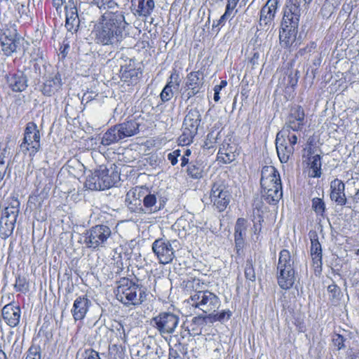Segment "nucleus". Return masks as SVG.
<instances>
[{"instance_id": "6", "label": "nucleus", "mask_w": 359, "mask_h": 359, "mask_svg": "<svg viewBox=\"0 0 359 359\" xmlns=\"http://www.w3.org/2000/svg\"><path fill=\"white\" fill-rule=\"evenodd\" d=\"M187 302L194 308L198 309L205 313H214L220 306L219 297L208 290H202L191 294Z\"/></svg>"}, {"instance_id": "52", "label": "nucleus", "mask_w": 359, "mask_h": 359, "mask_svg": "<svg viewBox=\"0 0 359 359\" xmlns=\"http://www.w3.org/2000/svg\"><path fill=\"white\" fill-rule=\"evenodd\" d=\"M173 97V91L172 89L169 88L168 86H165L162 90L160 97L163 102H166L171 100Z\"/></svg>"}, {"instance_id": "14", "label": "nucleus", "mask_w": 359, "mask_h": 359, "mask_svg": "<svg viewBox=\"0 0 359 359\" xmlns=\"http://www.w3.org/2000/svg\"><path fill=\"white\" fill-rule=\"evenodd\" d=\"M305 124V112L304 109L296 105L290 109V113L287 117L283 128L292 130L293 132L301 131Z\"/></svg>"}, {"instance_id": "54", "label": "nucleus", "mask_w": 359, "mask_h": 359, "mask_svg": "<svg viewBox=\"0 0 359 359\" xmlns=\"http://www.w3.org/2000/svg\"><path fill=\"white\" fill-rule=\"evenodd\" d=\"M240 0H227V4L226 6L225 13H227L229 16H231V19L234 17V15H232V13L235 8L237 6Z\"/></svg>"}, {"instance_id": "16", "label": "nucleus", "mask_w": 359, "mask_h": 359, "mask_svg": "<svg viewBox=\"0 0 359 359\" xmlns=\"http://www.w3.org/2000/svg\"><path fill=\"white\" fill-rule=\"evenodd\" d=\"M99 175L102 190L109 189L116 186L120 181V174L115 168L111 167L109 169L105 165L99 166Z\"/></svg>"}, {"instance_id": "26", "label": "nucleus", "mask_w": 359, "mask_h": 359, "mask_svg": "<svg viewBox=\"0 0 359 359\" xmlns=\"http://www.w3.org/2000/svg\"><path fill=\"white\" fill-rule=\"evenodd\" d=\"M116 126L122 140L133 136L139 132L140 124L135 120H130Z\"/></svg>"}, {"instance_id": "3", "label": "nucleus", "mask_w": 359, "mask_h": 359, "mask_svg": "<svg viewBox=\"0 0 359 359\" xmlns=\"http://www.w3.org/2000/svg\"><path fill=\"white\" fill-rule=\"evenodd\" d=\"M261 175L262 198L269 204H277L283 197L279 172L272 165H266L262 168Z\"/></svg>"}, {"instance_id": "19", "label": "nucleus", "mask_w": 359, "mask_h": 359, "mask_svg": "<svg viewBox=\"0 0 359 359\" xmlns=\"http://www.w3.org/2000/svg\"><path fill=\"white\" fill-rule=\"evenodd\" d=\"M247 229L248 221L244 218H238L234 227L235 248L238 255H241L243 253Z\"/></svg>"}, {"instance_id": "48", "label": "nucleus", "mask_w": 359, "mask_h": 359, "mask_svg": "<svg viewBox=\"0 0 359 359\" xmlns=\"http://www.w3.org/2000/svg\"><path fill=\"white\" fill-rule=\"evenodd\" d=\"M14 288L17 292L25 293L28 291V283L25 277L18 276L15 278Z\"/></svg>"}, {"instance_id": "43", "label": "nucleus", "mask_w": 359, "mask_h": 359, "mask_svg": "<svg viewBox=\"0 0 359 359\" xmlns=\"http://www.w3.org/2000/svg\"><path fill=\"white\" fill-rule=\"evenodd\" d=\"M312 209L316 212L317 215H320L321 217L324 216V213L325 212V204L323 199L319 198H313L312 199Z\"/></svg>"}, {"instance_id": "29", "label": "nucleus", "mask_w": 359, "mask_h": 359, "mask_svg": "<svg viewBox=\"0 0 359 359\" xmlns=\"http://www.w3.org/2000/svg\"><path fill=\"white\" fill-rule=\"evenodd\" d=\"M298 137L296 134L291 133V131L282 128L279 131L276 137V144L279 142L285 145L294 146L297 142Z\"/></svg>"}, {"instance_id": "55", "label": "nucleus", "mask_w": 359, "mask_h": 359, "mask_svg": "<svg viewBox=\"0 0 359 359\" xmlns=\"http://www.w3.org/2000/svg\"><path fill=\"white\" fill-rule=\"evenodd\" d=\"M327 291L332 299H338L341 294L340 288L334 283H332L327 287Z\"/></svg>"}, {"instance_id": "15", "label": "nucleus", "mask_w": 359, "mask_h": 359, "mask_svg": "<svg viewBox=\"0 0 359 359\" xmlns=\"http://www.w3.org/2000/svg\"><path fill=\"white\" fill-rule=\"evenodd\" d=\"M330 198L337 205L344 206L347 205V207L349 208H355V205L352 206L351 203L348 201L346 198L345 184L338 178L333 180L330 182Z\"/></svg>"}, {"instance_id": "23", "label": "nucleus", "mask_w": 359, "mask_h": 359, "mask_svg": "<svg viewBox=\"0 0 359 359\" xmlns=\"http://www.w3.org/2000/svg\"><path fill=\"white\" fill-rule=\"evenodd\" d=\"M24 41L23 37L0 41L1 50L6 56H11L14 53L20 50Z\"/></svg>"}, {"instance_id": "34", "label": "nucleus", "mask_w": 359, "mask_h": 359, "mask_svg": "<svg viewBox=\"0 0 359 359\" xmlns=\"http://www.w3.org/2000/svg\"><path fill=\"white\" fill-rule=\"evenodd\" d=\"M203 85V74L200 71L192 72L187 75L186 86L189 89H198Z\"/></svg>"}, {"instance_id": "50", "label": "nucleus", "mask_w": 359, "mask_h": 359, "mask_svg": "<svg viewBox=\"0 0 359 359\" xmlns=\"http://www.w3.org/2000/svg\"><path fill=\"white\" fill-rule=\"evenodd\" d=\"M176 224L178 227L182 228V229L187 233H191L194 232L193 229L194 228V225H191L189 222L183 217L178 219L177 220Z\"/></svg>"}, {"instance_id": "63", "label": "nucleus", "mask_w": 359, "mask_h": 359, "mask_svg": "<svg viewBox=\"0 0 359 359\" xmlns=\"http://www.w3.org/2000/svg\"><path fill=\"white\" fill-rule=\"evenodd\" d=\"M8 154V151L6 147L2 149H0V165H6L5 158H6Z\"/></svg>"}, {"instance_id": "10", "label": "nucleus", "mask_w": 359, "mask_h": 359, "mask_svg": "<svg viewBox=\"0 0 359 359\" xmlns=\"http://www.w3.org/2000/svg\"><path fill=\"white\" fill-rule=\"evenodd\" d=\"M154 327L162 337L170 335L177 328L180 318L171 312H162L152 319Z\"/></svg>"}, {"instance_id": "44", "label": "nucleus", "mask_w": 359, "mask_h": 359, "mask_svg": "<svg viewBox=\"0 0 359 359\" xmlns=\"http://www.w3.org/2000/svg\"><path fill=\"white\" fill-rule=\"evenodd\" d=\"M196 136L194 133L182 128V133L178 138V142L180 145H189L193 142Z\"/></svg>"}, {"instance_id": "33", "label": "nucleus", "mask_w": 359, "mask_h": 359, "mask_svg": "<svg viewBox=\"0 0 359 359\" xmlns=\"http://www.w3.org/2000/svg\"><path fill=\"white\" fill-rule=\"evenodd\" d=\"M203 283H201L200 279L196 278H189L184 280L181 284L184 291L189 294L190 296L193 293L202 290V285Z\"/></svg>"}, {"instance_id": "46", "label": "nucleus", "mask_w": 359, "mask_h": 359, "mask_svg": "<svg viewBox=\"0 0 359 359\" xmlns=\"http://www.w3.org/2000/svg\"><path fill=\"white\" fill-rule=\"evenodd\" d=\"M181 80L180 79L179 74L176 70H173L171 73L169 80L168 81L166 85L165 86H168L170 89H176L177 90L180 87Z\"/></svg>"}, {"instance_id": "11", "label": "nucleus", "mask_w": 359, "mask_h": 359, "mask_svg": "<svg viewBox=\"0 0 359 359\" xmlns=\"http://www.w3.org/2000/svg\"><path fill=\"white\" fill-rule=\"evenodd\" d=\"M176 243V240L158 238L152 243V250L161 264H167L173 260L175 255L172 245Z\"/></svg>"}, {"instance_id": "64", "label": "nucleus", "mask_w": 359, "mask_h": 359, "mask_svg": "<svg viewBox=\"0 0 359 359\" xmlns=\"http://www.w3.org/2000/svg\"><path fill=\"white\" fill-rule=\"evenodd\" d=\"M259 53H255L252 55V57H251L250 60V64L252 65V66H255V65H258V60H259Z\"/></svg>"}, {"instance_id": "20", "label": "nucleus", "mask_w": 359, "mask_h": 359, "mask_svg": "<svg viewBox=\"0 0 359 359\" xmlns=\"http://www.w3.org/2000/svg\"><path fill=\"white\" fill-rule=\"evenodd\" d=\"M278 0H267L260 11L259 24L261 26L271 24L273 21L278 6Z\"/></svg>"}, {"instance_id": "5", "label": "nucleus", "mask_w": 359, "mask_h": 359, "mask_svg": "<svg viewBox=\"0 0 359 359\" xmlns=\"http://www.w3.org/2000/svg\"><path fill=\"white\" fill-rule=\"evenodd\" d=\"M294 261L289 250L283 249L279 252L277 264V282L285 290L292 287L295 282Z\"/></svg>"}, {"instance_id": "28", "label": "nucleus", "mask_w": 359, "mask_h": 359, "mask_svg": "<svg viewBox=\"0 0 359 359\" xmlns=\"http://www.w3.org/2000/svg\"><path fill=\"white\" fill-rule=\"evenodd\" d=\"M19 212L20 201L17 198H11L3 210L1 217H6L11 222H16Z\"/></svg>"}, {"instance_id": "32", "label": "nucleus", "mask_w": 359, "mask_h": 359, "mask_svg": "<svg viewBox=\"0 0 359 359\" xmlns=\"http://www.w3.org/2000/svg\"><path fill=\"white\" fill-rule=\"evenodd\" d=\"M134 3L137 4L136 13L139 16L150 15L155 6L154 0H134Z\"/></svg>"}, {"instance_id": "22", "label": "nucleus", "mask_w": 359, "mask_h": 359, "mask_svg": "<svg viewBox=\"0 0 359 359\" xmlns=\"http://www.w3.org/2000/svg\"><path fill=\"white\" fill-rule=\"evenodd\" d=\"M15 18L16 21L22 24H30L33 20V13L30 11L29 4L17 3L15 5Z\"/></svg>"}, {"instance_id": "47", "label": "nucleus", "mask_w": 359, "mask_h": 359, "mask_svg": "<svg viewBox=\"0 0 359 359\" xmlns=\"http://www.w3.org/2000/svg\"><path fill=\"white\" fill-rule=\"evenodd\" d=\"M25 359H41V349L38 345L32 344L26 353Z\"/></svg>"}, {"instance_id": "39", "label": "nucleus", "mask_w": 359, "mask_h": 359, "mask_svg": "<svg viewBox=\"0 0 359 359\" xmlns=\"http://www.w3.org/2000/svg\"><path fill=\"white\" fill-rule=\"evenodd\" d=\"M255 211L252 215L253 226L252 228V235L251 239L254 242L259 241V234L262 231V224L264 222L263 216L259 213V210H257V217L255 216Z\"/></svg>"}, {"instance_id": "18", "label": "nucleus", "mask_w": 359, "mask_h": 359, "mask_svg": "<svg viewBox=\"0 0 359 359\" xmlns=\"http://www.w3.org/2000/svg\"><path fill=\"white\" fill-rule=\"evenodd\" d=\"M91 305V301L86 295L76 297L71 309L74 320L84 319Z\"/></svg>"}, {"instance_id": "61", "label": "nucleus", "mask_w": 359, "mask_h": 359, "mask_svg": "<svg viewBox=\"0 0 359 359\" xmlns=\"http://www.w3.org/2000/svg\"><path fill=\"white\" fill-rule=\"evenodd\" d=\"M115 328L117 331V335L121 339H125L126 338V331H125L123 324H121V323H118L117 324V325L115 327Z\"/></svg>"}, {"instance_id": "8", "label": "nucleus", "mask_w": 359, "mask_h": 359, "mask_svg": "<svg viewBox=\"0 0 359 359\" xmlns=\"http://www.w3.org/2000/svg\"><path fill=\"white\" fill-rule=\"evenodd\" d=\"M20 144V151L32 158L41 147V136L37 125L32 121L27 123Z\"/></svg>"}, {"instance_id": "1", "label": "nucleus", "mask_w": 359, "mask_h": 359, "mask_svg": "<svg viewBox=\"0 0 359 359\" xmlns=\"http://www.w3.org/2000/svg\"><path fill=\"white\" fill-rule=\"evenodd\" d=\"M129 28L123 11L107 10L94 24L92 34L96 44L118 50L129 36Z\"/></svg>"}, {"instance_id": "42", "label": "nucleus", "mask_w": 359, "mask_h": 359, "mask_svg": "<svg viewBox=\"0 0 359 359\" xmlns=\"http://www.w3.org/2000/svg\"><path fill=\"white\" fill-rule=\"evenodd\" d=\"M321 161L320 155L317 154L312 157L311 168L313 171V177H320L321 175Z\"/></svg>"}, {"instance_id": "21", "label": "nucleus", "mask_w": 359, "mask_h": 359, "mask_svg": "<svg viewBox=\"0 0 359 359\" xmlns=\"http://www.w3.org/2000/svg\"><path fill=\"white\" fill-rule=\"evenodd\" d=\"M7 83L14 92H22L27 87V79L22 72H18L7 76Z\"/></svg>"}, {"instance_id": "51", "label": "nucleus", "mask_w": 359, "mask_h": 359, "mask_svg": "<svg viewBox=\"0 0 359 359\" xmlns=\"http://www.w3.org/2000/svg\"><path fill=\"white\" fill-rule=\"evenodd\" d=\"M231 18L227 13H224L220 17L218 20L214 21L212 25V29L218 33L220 30L221 27L224 26L228 18Z\"/></svg>"}, {"instance_id": "56", "label": "nucleus", "mask_w": 359, "mask_h": 359, "mask_svg": "<svg viewBox=\"0 0 359 359\" xmlns=\"http://www.w3.org/2000/svg\"><path fill=\"white\" fill-rule=\"evenodd\" d=\"M181 156V150L175 149L168 154V159L172 165H175L178 162V158Z\"/></svg>"}, {"instance_id": "31", "label": "nucleus", "mask_w": 359, "mask_h": 359, "mask_svg": "<svg viewBox=\"0 0 359 359\" xmlns=\"http://www.w3.org/2000/svg\"><path fill=\"white\" fill-rule=\"evenodd\" d=\"M22 37L18 32L16 25L12 22L4 24L0 28V41Z\"/></svg>"}, {"instance_id": "53", "label": "nucleus", "mask_w": 359, "mask_h": 359, "mask_svg": "<svg viewBox=\"0 0 359 359\" xmlns=\"http://www.w3.org/2000/svg\"><path fill=\"white\" fill-rule=\"evenodd\" d=\"M227 85V82L225 80L221 81L219 85H216L214 87V100L218 102L220 99L219 93L222 88H225Z\"/></svg>"}, {"instance_id": "59", "label": "nucleus", "mask_w": 359, "mask_h": 359, "mask_svg": "<svg viewBox=\"0 0 359 359\" xmlns=\"http://www.w3.org/2000/svg\"><path fill=\"white\" fill-rule=\"evenodd\" d=\"M182 128L194 133L196 135L198 133V126H197L196 125H192L189 123V122H187V120L185 119H184Z\"/></svg>"}, {"instance_id": "35", "label": "nucleus", "mask_w": 359, "mask_h": 359, "mask_svg": "<svg viewBox=\"0 0 359 359\" xmlns=\"http://www.w3.org/2000/svg\"><path fill=\"white\" fill-rule=\"evenodd\" d=\"M85 187L90 190H102L99 170L94 172L88 171L85 182Z\"/></svg>"}, {"instance_id": "41", "label": "nucleus", "mask_w": 359, "mask_h": 359, "mask_svg": "<svg viewBox=\"0 0 359 359\" xmlns=\"http://www.w3.org/2000/svg\"><path fill=\"white\" fill-rule=\"evenodd\" d=\"M201 115L199 111L195 108L191 109L188 111L184 119L187 120V122H189V123L192 125H196L197 126H199L201 121Z\"/></svg>"}, {"instance_id": "49", "label": "nucleus", "mask_w": 359, "mask_h": 359, "mask_svg": "<svg viewBox=\"0 0 359 359\" xmlns=\"http://www.w3.org/2000/svg\"><path fill=\"white\" fill-rule=\"evenodd\" d=\"M245 276L247 280H251L252 282L255 281L256 280V275L252 259H248L246 261Z\"/></svg>"}, {"instance_id": "38", "label": "nucleus", "mask_w": 359, "mask_h": 359, "mask_svg": "<svg viewBox=\"0 0 359 359\" xmlns=\"http://www.w3.org/2000/svg\"><path fill=\"white\" fill-rule=\"evenodd\" d=\"M233 148L227 144L226 147L224 144L219 148L217 153V158L224 163H230L236 159V154L233 151Z\"/></svg>"}, {"instance_id": "30", "label": "nucleus", "mask_w": 359, "mask_h": 359, "mask_svg": "<svg viewBox=\"0 0 359 359\" xmlns=\"http://www.w3.org/2000/svg\"><path fill=\"white\" fill-rule=\"evenodd\" d=\"M121 139L118 128L115 125L109 128L102 135L101 144L104 146H109L112 144L118 142Z\"/></svg>"}, {"instance_id": "7", "label": "nucleus", "mask_w": 359, "mask_h": 359, "mask_svg": "<svg viewBox=\"0 0 359 359\" xmlns=\"http://www.w3.org/2000/svg\"><path fill=\"white\" fill-rule=\"evenodd\" d=\"M112 236L111 228L106 224H97L86 230L84 243L87 248L99 250L106 248Z\"/></svg>"}, {"instance_id": "17", "label": "nucleus", "mask_w": 359, "mask_h": 359, "mask_svg": "<svg viewBox=\"0 0 359 359\" xmlns=\"http://www.w3.org/2000/svg\"><path fill=\"white\" fill-rule=\"evenodd\" d=\"M1 316L8 326L15 327L20 323L21 317L20 307L15 302H10L2 308Z\"/></svg>"}, {"instance_id": "12", "label": "nucleus", "mask_w": 359, "mask_h": 359, "mask_svg": "<svg viewBox=\"0 0 359 359\" xmlns=\"http://www.w3.org/2000/svg\"><path fill=\"white\" fill-rule=\"evenodd\" d=\"M231 198L230 193L222 182H216L212 184L210 198L213 206L219 212H222L227 208Z\"/></svg>"}, {"instance_id": "37", "label": "nucleus", "mask_w": 359, "mask_h": 359, "mask_svg": "<svg viewBox=\"0 0 359 359\" xmlns=\"http://www.w3.org/2000/svg\"><path fill=\"white\" fill-rule=\"evenodd\" d=\"M311 255L313 265L320 266L322 264V248L318 238L311 239Z\"/></svg>"}, {"instance_id": "40", "label": "nucleus", "mask_w": 359, "mask_h": 359, "mask_svg": "<svg viewBox=\"0 0 359 359\" xmlns=\"http://www.w3.org/2000/svg\"><path fill=\"white\" fill-rule=\"evenodd\" d=\"M16 222H11L6 217L0 219V237L6 239L13 234Z\"/></svg>"}, {"instance_id": "36", "label": "nucleus", "mask_w": 359, "mask_h": 359, "mask_svg": "<svg viewBox=\"0 0 359 359\" xmlns=\"http://www.w3.org/2000/svg\"><path fill=\"white\" fill-rule=\"evenodd\" d=\"M276 151L281 163H287L294 151V146L285 145L283 143L276 144Z\"/></svg>"}, {"instance_id": "57", "label": "nucleus", "mask_w": 359, "mask_h": 359, "mask_svg": "<svg viewBox=\"0 0 359 359\" xmlns=\"http://www.w3.org/2000/svg\"><path fill=\"white\" fill-rule=\"evenodd\" d=\"M83 358V359H101L99 353L93 348L86 349Z\"/></svg>"}, {"instance_id": "24", "label": "nucleus", "mask_w": 359, "mask_h": 359, "mask_svg": "<svg viewBox=\"0 0 359 359\" xmlns=\"http://www.w3.org/2000/svg\"><path fill=\"white\" fill-rule=\"evenodd\" d=\"M231 316L232 313L230 310H222V311L216 314H214L213 316L210 314L209 316H198L194 317L192 319V322L194 324L203 325L205 323V319L209 318L210 319L211 322L219 321L223 323L224 321H227L228 320H229Z\"/></svg>"}, {"instance_id": "4", "label": "nucleus", "mask_w": 359, "mask_h": 359, "mask_svg": "<svg viewBox=\"0 0 359 359\" xmlns=\"http://www.w3.org/2000/svg\"><path fill=\"white\" fill-rule=\"evenodd\" d=\"M116 296L118 301L126 306H137L146 300L147 293L144 287L124 278L118 282Z\"/></svg>"}, {"instance_id": "13", "label": "nucleus", "mask_w": 359, "mask_h": 359, "mask_svg": "<svg viewBox=\"0 0 359 359\" xmlns=\"http://www.w3.org/2000/svg\"><path fill=\"white\" fill-rule=\"evenodd\" d=\"M63 82L58 71L53 72L43 77V83L40 86V91L46 97L59 94L62 88Z\"/></svg>"}, {"instance_id": "27", "label": "nucleus", "mask_w": 359, "mask_h": 359, "mask_svg": "<svg viewBox=\"0 0 359 359\" xmlns=\"http://www.w3.org/2000/svg\"><path fill=\"white\" fill-rule=\"evenodd\" d=\"M80 22L81 20L76 7H71L69 9L66 11L65 27L69 32H77Z\"/></svg>"}, {"instance_id": "62", "label": "nucleus", "mask_w": 359, "mask_h": 359, "mask_svg": "<svg viewBox=\"0 0 359 359\" xmlns=\"http://www.w3.org/2000/svg\"><path fill=\"white\" fill-rule=\"evenodd\" d=\"M333 341L335 346L338 347V349H341L344 347V339L341 335H337V337L334 338Z\"/></svg>"}, {"instance_id": "25", "label": "nucleus", "mask_w": 359, "mask_h": 359, "mask_svg": "<svg viewBox=\"0 0 359 359\" xmlns=\"http://www.w3.org/2000/svg\"><path fill=\"white\" fill-rule=\"evenodd\" d=\"M206 164L199 158L190 161V164L187 168V175L193 179H201L203 177L205 171Z\"/></svg>"}, {"instance_id": "2", "label": "nucleus", "mask_w": 359, "mask_h": 359, "mask_svg": "<svg viewBox=\"0 0 359 359\" xmlns=\"http://www.w3.org/2000/svg\"><path fill=\"white\" fill-rule=\"evenodd\" d=\"M301 15L299 0H287L279 33L280 43L289 48L296 40Z\"/></svg>"}, {"instance_id": "60", "label": "nucleus", "mask_w": 359, "mask_h": 359, "mask_svg": "<svg viewBox=\"0 0 359 359\" xmlns=\"http://www.w3.org/2000/svg\"><path fill=\"white\" fill-rule=\"evenodd\" d=\"M317 47V44L316 42H311L306 48L300 49L299 53L301 55H303L306 53H311L313 50H315Z\"/></svg>"}, {"instance_id": "58", "label": "nucleus", "mask_w": 359, "mask_h": 359, "mask_svg": "<svg viewBox=\"0 0 359 359\" xmlns=\"http://www.w3.org/2000/svg\"><path fill=\"white\" fill-rule=\"evenodd\" d=\"M298 74H299V72L297 70H296L294 73H291L288 76L289 84L292 87H294L297 84L298 79H299Z\"/></svg>"}, {"instance_id": "9", "label": "nucleus", "mask_w": 359, "mask_h": 359, "mask_svg": "<svg viewBox=\"0 0 359 359\" xmlns=\"http://www.w3.org/2000/svg\"><path fill=\"white\" fill-rule=\"evenodd\" d=\"M133 194L140 201V198L143 197L142 211L145 214L155 213L164 207V201H161L160 198L158 200V194L151 193L142 187H136Z\"/></svg>"}, {"instance_id": "45", "label": "nucleus", "mask_w": 359, "mask_h": 359, "mask_svg": "<svg viewBox=\"0 0 359 359\" xmlns=\"http://www.w3.org/2000/svg\"><path fill=\"white\" fill-rule=\"evenodd\" d=\"M117 5L113 0H93L91 8L93 9L95 6L100 10L106 8H112Z\"/></svg>"}]
</instances>
